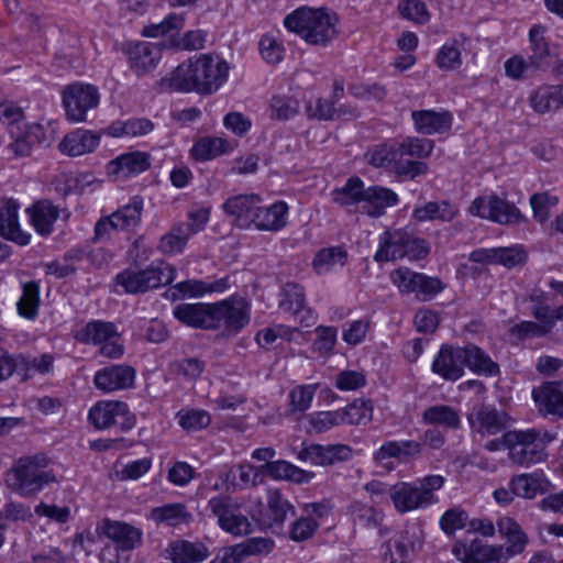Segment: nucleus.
Instances as JSON below:
<instances>
[{
	"mask_svg": "<svg viewBox=\"0 0 563 563\" xmlns=\"http://www.w3.org/2000/svg\"><path fill=\"white\" fill-rule=\"evenodd\" d=\"M346 256V251L341 246L322 249L314 256L312 265L318 274H324L336 265L343 266Z\"/></svg>",
	"mask_w": 563,
	"mask_h": 563,
	"instance_id": "obj_58",
	"label": "nucleus"
},
{
	"mask_svg": "<svg viewBox=\"0 0 563 563\" xmlns=\"http://www.w3.org/2000/svg\"><path fill=\"white\" fill-rule=\"evenodd\" d=\"M349 512L354 526L368 530L378 528L384 518L382 511L358 501L349 507Z\"/></svg>",
	"mask_w": 563,
	"mask_h": 563,
	"instance_id": "obj_50",
	"label": "nucleus"
},
{
	"mask_svg": "<svg viewBox=\"0 0 563 563\" xmlns=\"http://www.w3.org/2000/svg\"><path fill=\"white\" fill-rule=\"evenodd\" d=\"M460 214V209L449 200L428 201L416 206L412 210V219L418 222H452Z\"/></svg>",
	"mask_w": 563,
	"mask_h": 563,
	"instance_id": "obj_28",
	"label": "nucleus"
},
{
	"mask_svg": "<svg viewBox=\"0 0 563 563\" xmlns=\"http://www.w3.org/2000/svg\"><path fill=\"white\" fill-rule=\"evenodd\" d=\"M258 471L275 481H289L296 484L310 483L314 477V473L305 471L285 460L267 462L258 466Z\"/></svg>",
	"mask_w": 563,
	"mask_h": 563,
	"instance_id": "obj_33",
	"label": "nucleus"
},
{
	"mask_svg": "<svg viewBox=\"0 0 563 563\" xmlns=\"http://www.w3.org/2000/svg\"><path fill=\"white\" fill-rule=\"evenodd\" d=\"M19 203L13 199L0 201V235L20 245L30 243L31 235L21 230L18 219Z\"/></svg>",
	"mask_w": 563,
	"mask_h": 563,
	"instance_id": "obj_25",
	"label": "nucleus"
},
{
	"mask_svg": "<svg viewBox=\"0 0 563 563\" xmlns=\"http://www.w3.org/2000/svg\"><path fill=\"white\" fill-rule=\"evenodd\" d=\"M100 143V135L90 130L78 129L66 134L58 144L59 151L68 156H80L93 152Z\"/></svg>",
	"mask_w": 563,
	"mask_h": 563,
	"instance_id": "obj_30",
	"label": "nucleus"
},
{
	"mask_svg": "<svg viewBox=\"0 0 563 563\" xmlns=\"http://www.w3.org/2000/svg\"><path fill=\"white\" fill-rule=\"evenodd\" d=\"M365 157L367 163L376 168L391 167L394 169L399 162L396 142L377 144L366 152Z\"/></svg>",
	"mask_w": 563,
	"mask_h": 563,
	"instance_id": "obj_54",
	"label": "nucleus"
},
{
	"mask_svg": "<svg viewBox=\"0 0 563 563\" xmlns=\"http://www.w3.org/2000/svg\"><path fill=\"white\" fill-rule=\"evenodd\" d=\"M430 249L429 242L410 225L387 229L378 238L374 261L377 263L404 258L419 261L429 255Z\"/></svg>",
	"mask_w": 563,
	"mask_h": 563,
	"instance_id": "obj_3",
	"label": "nucleus"
},
{
	"mask_svg": "<svg viewBox=\"0 0 563 563\" xmlns=\"http://www.w3.org/2000/svg\"><path fill=\"white\" fill-rule=\"evenodd\" d=\"M154 129L151 120L145 118H132L126 121H114L107 129L106 133L113 137L121 136H142L148 134Z\"/></svg>",
	"mask_w": 563,
	"mask_h": 563,
	"instance_id": "obj_48",
	"label": "nucleus"
},
{
	"mask_svg": "<svg viewBox=\"0 0 563 563\" xmlns=\"http://www.w3.org/2000/svg\"><path fill=\"white\" fill-rule=\"evenodd\" d=\"M372 404L366 400L357 399L340 410L343 419L342 424H360L371 420L372 418Z\"/></svg>",
	"mask_w": 563,
	"mask_h": 563,
	"instance_id": "obj_62",
	"label": "nucleus"
},
{
	"mask_svg": "<svg viewBox=\"0 0 563 563\" xmlns=\"http://www.w3.org/2000/svg\"><path fill=\"white\" fill-rule=\"evenodd\" d=\"M151 167V155L146 152L133 151L119 155L107 165L110 175L129 178Z\"/></svg>",
	"mask_w": 563,
	"mask_h": 563,
	"instance_id": "obj_26",
	"label": "nucleus"
},
{
	"mask_svg": "<svg viewBox=\"0 0 563 563\" xmlns=\"http://www.w3.org/2000/svg\"><path fill=\"white\" fill-rule=\"evenodd\" d=\"M445 478L441 475H428L412 483L399 482L389 489V496L400 514L427 508L438 503L435 490L442 488Z\"/></svg>",
	"mask_w": 563,
	"mask_h": 563,
	"instance_id": "obj_5",
	"label": "nucleus"
},
{
	"mask_svg": "<svg viewBox=\"0 0 563 563\" xmlns=\"http://www.w3.org/2000/svg\"><path fill=\"white\" fill-rule=\"evenodd\" d=\"M470 212L499 224H515L527 220L514 203L496 195L476 198L470 207Z\"/></svg>",
	"mask_w": 563,
	"mask_h": 563,
	"instance_id": "obj_13",
	"label": "nucleus"
},
{
	"mask_svg": "<svg viewBox=\"0 0 563 563\" xmlns=\"http://www.w3.org/2000/svg\"><path fill=\"white\" fill-rule=\"evenodd\" d=\"M183 224L175 223L170 230L164 234L158 243L157 249L166 255H174L181 253L187 245L189 235L185 232Z\"/></svg>",
	"mask_w": 563,
	"mask_h": 563,
	"instance_id": "obj_55",
	"label": "nucleus"
},
{
	"mask_svg": "<svg viewBox=\"0 0 563 563\" xmlns=\"http://www.w3.org/2000/svg\"><path fill=\"white\" fill-rule=\"evenodd\" d=\"M30 222L41 236H48L60 216V209L48 199H41L26 208Z\"/></svg>",
	"mask_w": 563,
	"mask_h": 563,
	"instance_id": "obj_23",
	"label": "nucleus"
},
{
	"mask_svg": "<svg viewBox=\"0 0 563 563\" xmlns=\"http://www.w3.org/2000/svg\"><path fill=\"white\" fill-rule=\"evenodd\" d=\"M532 398L538 411L543 416L563 419V385L560 382H545L534 387Z\"/></svg>",
	"mask_w": 563,
	"mask_h": 563,
	"instance_id": "obj_21",
	"label": "nucleus"
},
{
	"mask_svg": "<svg viewBox=\"0 0 563 563\" xmlns=\"http://www.w3.org/2000/svg\"><path fill=\"white\" fill-rule=\"evenodd\" d=\"M208 509L217 517L220 528L232 536H246L253 531L251 521L240 512L239 507L229 496L211 498Z\"/></svg>",
	"mask_w": 563,
	"mask_h": 563,
	"instance_id": "obj_12",
	"label": "nucleus"
},
{
	"mask_svg": "<svg viewBox=\"0 0 563 563\" xmlns=\"http://www.w3.org/2000/svg\"><path fill=\"white\" fill-rule=\"evenodd\" d=\"M532 109L538 113H547L563 106V85H542L529 97Z\"/></svg>",
	"mask_w": 563,
	"mask_h": 563,
	"instance_id": "obj_40",
	"label": "nucleus"
},
{
	"mask_svg": "<svg viewBox=\"0 0 563 563\" xmlns=\"http://www.w3.org/2000/svg\"><path fill=\"white\" fill-rule=\"evenodd\" d=\"M544 33L545 27L539 24L533 25L529 32L531 53L528 55L527 63L532 66V70H545L550 66L551 55Z\"/></svg>",
	"mask_w": 563,
	"mask_h": 563,
	"instance_id": "obj_38",
	"label": "nucleus"
},
{
	"mask_svg": "<svg viewBox=\"0 0 563 563\" xmlns=\"http://www.w3.org/2000/svg\"><path fill=\"white\" fill-rule=\"evenodd\" d=\"M151 518L156 523H164L166 526L176 527L190 522L192 516L187 510L186 505L175 503L153 508L151 511Z\"/></svg>",
	"mask_w": 563,
	"mask_h": 563,
	"instance_id": "obj_46",
	"label": "nucleus"
},
{
	"mask_svg": "<svg viewBox=\"0 0 563 563\" xmlns=\"http://www.w3.org/2000/svg\"><path fill=\"white\" fill-rule=\"evenodd\" d=\"M258 49L262 58L271 65H276L283 60L285 47L275 36L265 34L261 37Z\"/></svg>",
	"mask_w": 563,
	"mask_h": 563,
	"instance_id": "obj_64",
	"label": "nucleus"
},
{
	"mask_svg": "<svg viewBox=\"0 0 563 563\" xmlns=\"http://www.w3.org/2000/svg\"><path fill=\"white\" fill-rule=\"evenodd\" d=\"M126 54L129 66L137 76L153 70L161 58L159 48L148 42L130 45Z\"/></svg>",
	"mask_w": 563,
	"mask_h": 563,
	"instance_id": "obj_29",
	"label": "nucleus"
},
{
	"mask_svg": "<svg viewBox=\"0 0 563 563\" xmlns=\"http://www.w3.org/2000/svg\"><path fill=\"white\" fill-rule=\"evenodd\" d=\"M279 308L292 314L302 312L306 305L303 288L296 283H286L280 292Z\"/></svg>",
	"mask_w": 563,
	"mask_h": 563,
	"instance_id": "obj_57",
	"label": "nucleus"
},
{
	"mask_svg": "<svg viewBox=\"0 0 563 563\" xmlns=\"http://www.w3.org/2000/svg\"><path fill=\"white\" fill-rule=\"evenodd\" d=\"M250 322V303L241 296L210 303V330L238 333Z\"/></svg>",
	"mask_w": 563,
	"mask_h": 563,
	"instance_id": "obj_9",
	"label": "nucleus"
},
{
	"mask_svg": "<svg viewBox=\"0 0 563 563\" xmlns=\"http://www.w3.org/2000/svg\"><path fill=\"white\" fill-rule=\"evenodd\" d=\"M509 460L519 466L529 467L544 461L547 451L537 443L534 429L510 430L504 433Z\"/></svg>",
	"mask_w": 563,
	"mask_h": 563,
	"instance_id": "obj_10",
	"label": "nucleus"
},
{
	"mask_svg": "<svg viewBox=\"0 0 563 563\" xmlns=\"http://www.w3.org/2000/svg\"><path fill=\"white\" fill-rule=\"evenodd\" d=\"M365 194V184L357 177H350L342 187L334 188L331 191V200L333 203L347 208L357 203H363Z\"/></svg>",
	"mask_w": 563,
	"mask_h": 563,
	"instance_id": "obj_44",
	"label": "nucleus"
},
{
	"mask_svg": "<svg viewBox=\"0 0 563 563\" xmlns=\"http://www.w3.org/2000/svg\"><path fill=\"white\" fill-rule=\"evenodd\" d=\"M230 151V144L225 139L218 136H203L197 140L190 150L196 161H210Z\"/></svg>",
	"mask_w": 563,
	"mask_h": 563,
	"instance_id": "obj_47",
	"label": "nucleus"
},
{
	"mask_svg": "<svg viewBox=\"0 0 563 563\" xmlns=\"http://www.w3.org/2000/svg\"><path fill=\"white\" fill-rule=\"evenodd\" d=\"M97 531L113 543V550L117 552L109 563H118L119 553H130L143 544V530L125 521L103 519L97 527ZM111 548L104 547L100 553L101 560L107 561Z\"/></svg>",
	"mask_w": 563,
	"mask_h": 563,
	"instance_id": "obj_7",
	"label": "nucleus"
},
{
	"mask_svg": "<svg viewBox=\"0 0 563 563\" xmlns=\"http://www.w3.org/2000/svg\"><path fill=\"white\" fill-rule=\"evenodd\" d=\"M44 135V129L38 123H33L21 130V135L10 134L12 141L7 148L14 156H27L31 154L32 147L40 143Z\"/></svg>",
	"mask_w": 563,
	"mask_h": 563,
	"instance_id": "obj_45",
	"label": "nucleus"
},
{
	"mask_svg": "<svg viewBox=\"0 0 563 563\" xmlns=\"http://www.w3.org/2000/svg\"><path fill=\"white\" fill-rule=\"evenodd\" d=\"M55 357L49 353H44L38 357H30L20 354L19 376L21 380H27L35 374L46 375L54 369Z\"/></svg>",
	"mask_w": 563,
	"mask_h": 563,
	"instance_id": "obj_49",
	"label": "nucleus"
},
{
	"mask_svg": "<svg viewBox=\"0 0 563 563\" xmlns=\"http://www.w3.org/2000/svg\"><path fill=\"white\" fill-rule=\"evenodd\" d=\"M464 365L477 375L494 376L499 373V366L481 347L468 344L463 347Z\"/></svg>",
	"mask_w": 563,
	"mask_h": 563,
	"instance_id": "obj_43",
	"label": "nucleus"
},
{
	"mask_svg": "<svg viewBox=\"0 0 563 563\" xmlns=\"http://www.w3.org/2000/svg\"><path fill=\"white\" fill-rule=\"evenodd\" d=\"M176 269L164 261H154L145 269H124L115 276L118 285L122 286L128 294L146 292L174 282Z\"/></svg>",
	"mask_w": 563,
	"mask_h": 563,
	"instance_id": "obj_6",
	"label": "nucleus"
},
{
	"mask_svg": "<svg viewBox=\"0 0 563 563\" xmlns=\"http://www.w3.org/2000/svg\"><path fill=\"white\" fill-rule=\"evenodd\" d=\"M173 314L188 327L210 330V303H180L174 308Z\"/></svg>",
	"mask_w": 563,
	"mask_h": 563,
	"instance_id": "obj_39",
	"label": "nucleus"
},
{
	"mask_svg": "<svg viewBox=\"0 0 563 563\" xmlns=\"http://www.w3.org/2000/svg\"><path fill=\"white\" fill-rule=\"evenodd\" d=\"M422 454V443L415 440H400L384 442L378 450L374 452L375 462L387 466L385 463L390 459H395L400 464H407L417 460Z\"/></svg>",
	"mask_w": 563,
	"mask_h": 563,
	"instance_id": "obj_19",
	"label": "nucleus"
},
{
	"mask_svg": "<svg viewBox=\"0 0 563 563\" xmlns=\"http://www.w3.org/2000/svg\"><path fill=\"white\" fill-rule=\"evenodd\" d=\"M176 417L179 426L189 432L199 431L211 423V416L202 409H181Z\"/></svg>",
	"mask_w": 563,
	"mask_h": 563,
	"instance_id": "obj_61",
	"label": "nucleus"
},
{
	"mask_svg": "<svg viewBox=\"0 0 563 563\" xmlns=\"http://www.w3.org/2000/svg\"><path fill=\"white\" fill-rule=\"evenodd\" d=\"M260 475L258 467H254L250 463H242L221 472L219 478L227 485V489L238 492L257 486Z\"/></svg>",
	"mask_w": 563,
	"mask_h": 563,
	"instance_id": "obj_32",
	"label": "nucleus"
},
{
	"mask_svg": "<svg viewBox=\"0 0 563 563\" xmlns=\"http://www.w3.org/2000/svg\"><path fill=\"white\" fill-rule=\"evenodd\" d=\"M89 422L98 430L118 427L121 431L134 428L136 418L126 402L120 400L97 401L88 412Z\"/></svg>",
	"mask_w": 563,
	"mask_h": 563,
	"instance_id": "obj_11",
	"label": "nucleus"
},
{
	"mask_svg": "<svg viewBox=\"0 0 563 563\" xmlns=\"http://www.w3.org/2000/svg\"><path fill=\"white\" fill-rule=\"evenodd\" d=\"M411 119L417 132L426 135L446 133L452 128L453 117L449 111L416 110Z\"/></svg>",
	"mask_w": 563,
	"mask_h": 563,
	"instance_id": "obj_27",
	"label": "nucleus"
},
{
	"mask_svg": "<svg viewBox=\"0 0 563 563\" xmlns=\"http://www.w3.org/2000/svg\"><path fill=\"white\" fill-rule=\"evenodd\" d=\"M509 487L514 489L516 496L533 499L537 495L547 493L551 487V483L542 472H533L514 476Z\"/></svg>",
	"mask_w": 563,
	"mask_h": 563,
	"instance_id": "obj_35",
	"label": "nucleus"
},
{
	"mask_svg": "<svg viewBox=\"0 0 563 563\" xmlns=\"http://www.w3.org/2000/svg\"><path fill=\"white\" fill-rule=\"evenodd\" d=\"M229 64L219 55L200 54L180 64L159 82L161 91H196L211 95L228 80Z\"/></svg>",
	"mask_w": 563,
	"mask_h": 563,
	"instance_id": "obj_1",
	"label": "nucleus"
},
{
	"mask_svg": "<svg viewBox=\"0 0 563 563\" xmlns=\"http://www.w3.org/2000/svg\"><path fill=\"white\" fill-rule=\"evenodd\" d=\"M399 199L395 191L382 186L365 187L363 197V210L372 217L378 218L386 213V209L398 203Z\"/></svg>",
	"mask_w": 563,
	"mask_h": 563,
	"instance_id": "obj_31",
	"label": "nucleus"
},
{
	"mask_svg": "<svg viewBox=\"0 0 563 563\" xmlns=\"http://www.w3.org/2000/svg\"><path fill=\"white\" fill-rule=\"evenodd\" d=\"M267 507L262 516V525L274 533H283L285 522L296 516L295 506L279 489H268Z\"/></svg>",
	"mask_w": 563,
	"mask_h": 563,
	"instance_id": "obj_15",
	"label": "nucleus"
},
{
	"mask_svg": "<svg viewBox=\"0 0 563 563\" xmlns=\"http://www.w3.org/2000/svg\"><path fill=\"white\" fill-rule=\"evenodd\" d=\"M228 288V277H222L213 282L187 279L173 286L170 289V298L172 300H179L183 298H198L205 296L206 294L223 292Z\"/></svg>",
	"mask_w": 563,
	"mask_h": 563,
	"instance_id": "obj_24",
	"label": "nucleus"
},
{
	"mask_svg": "<svg viewBox=\"0 0 563 563\" xmlns=\"http://www.w3.org/2000/svg\"><path fill=\"white\" fill-rule=\"evenodd\" d=\"M351 457L352 449L345 444H310L303 446L298 453L299 461L321 466L349 461Z\"/></svg>",
	"mask_w": 563,
	"mask_h": 563,
	"instance_id": "obj_17",
	"label": "nucleus"
},
{
	"mask_svg": "<svg viewBox=\"0 0 563 563\" xmlns=\"http://www.w3.org/2000/svg\"><path fill=\"white\" fill-rule=\"evenodd\" d=\"M499 533L506 538L507 547H504L505 560L508 561L510 558L518 555L523 552L528 537L522 531L518 522L510 517H503L497 522Z\"/></svg>",
	"mask_w": 563,
	"mask_h": 563,
	"instance_id": "obj_37",
	"label": "nucleus"
},
{
	"mask_svg": "<svg viewBox=\"0 0 563 563\" xmlns=\"http://www.w3.org/2000/svg\"><path fill=\"white\" fill-rule=\"evenodd\" d=\"M44 455L21 457L7 473L8 486L22 497H31L45 486L56 482L55 475L46 471Z\"/></svg>",
	"mask_w": 563,
	"mask_h": 563,
	"instance_id": "obj_4",
	"label": "nucleus"
},
{
	"mask_svg": "<svg viewBox=\"0 0 563 563\" xmlns=\"http://www.w3.org/2000/svg\"><path fill=\"white\" fill-rule=\"evenodd\" d=\"M168 553L173 563H199L209 556V551L202 543L187 540L170 543Z\"/></svg>",
	"mask_w": 563,
	"mask_h": 563,
	"instance_id": "obj_42",
	"label": "nucleus"
},
{
	"mask_svg": "<svg viewBox=\"0 0 563 563\" xmlns=\"http://www.w3.org/2000/svg\"><path fill=\"white\" fill-rule=\"evenodd\" d=\"M420 545L419 538L409 530L401 531L388 540L383 548L384 552L395 553L396 556L408 559L409 553Z\"/></svg>",
	"mask_w": 563,
	"mask_h": 563,
	"instance_id": "obj_56",
	"label": "nucleus"
},
{
	"mask_svg": "<svg viewBox=\"0 0 563 563\" xmlns=\"http://www.w3.org/2000/svg\"><path fill=\"white\" fill-rule=\"evenodd\" d=\"M143 216V199L134 196L130 201L111 213L114 221V231L126 233L135 232Z\"/></svg>",
	"mask_w": 563,
	"mask_h": 563,
	"instance_id": "obj_36",
	"label": "nucleus"
},
{
	"mask_svg": "<svg viewBox=\"0 0 563 563\" xmlns=\"http://www.w3.org/2000/svg\"><path fill=\"white\" fill-rule=\"evenodd\" d=\"M453 554L462 563H505L504 545H488L479 541L467 544H455Z\"/></svg>",
	"mask_w": 563,
	"mask_h": 563,
	"instance_id": "obj_20",
	"label": "nucleus"
},
{
	"mask_svg": "<svg viewBox=\"0 0 563 563\" xmlns=\"http://www.w3.org/2000/svg\"><path fill=\"white\" fill-rule=\"evenodd\" d=\"M339 16L327 8L302 5L284 19L285 27L306 43L318 46L329 45L336 36Z\"/></svg>",
	"mask_w": 563,
	"mask_h": 563,
	"instance_id": "obj_2",
	"label": "nucleus"
},
{
	"mask_svg": "<svg viewBox=\"0 0 563 563\" xmlns=\"http://www.w3.org/2000/svg\"><path fill=\"white\" fill-rule=\"evenodd\" d=\"M463 347L444 344L432 362V372L444 380L455 382L464 375Z\"/></svg>",
	"mask_w": 563,
	"mask_h": 563,
	"instance_id": "obj_18",
	"label": "nucleus"
},
{
	"mask_svg": "<svg viewBox=\"0 0 563 563\" xmlns=\"http://www.w3.org/2000/svg\"><path fill=\"white\" fill-rule=\"evenodd\" d=\"M0 122L7 126L9 134L21 135V130L30 126L25 121L24 111L12 101L0 103Z\"/></svg>",
	"mask_w": 563,
	"mask_h": 563,
	"instance_id": "obj_52",
	"label": "nucleus"
},
{
	"mask_svg": "<svg viewBox=\"0 0 563 563\" xmlns=\"http://www.w3.org/2000/svg\"><path fill=\"white\" fill-rule=\"evenodd\" d=\"M464 40L465 37L461 35V40L452 38L443 44L437 55V65L441 69L453 70L462 65L460 46Z\"/></svg>",
	"mask_w": 563,
	"mask_h": 563,
	"instance_id": "obj_60",
	"label": "nucleus"
},
{
	"mask_svg": "<svg viewBox=\"0 0 563 563\" xmlns=\"http://www.w3.org/2000/svg\"><path fill=\"white\" fill-rule=\"evenodd\" d=\"M62 101L66 119L71 123H82L88 119V113L98 108L100 92L97 86L75 81L64 87Z\"/></svg>",
	"mask_w": 563,
	"mask_h": 563,
	"instance_id": "obj_8",
	"label": "nucleus"
},
{
	"mask_svg": "<svg viewBox=\"0 0 563 563\" xmlns=\"http://www.w3.org/2000/svg\"><path fill=\"white\" fill-rule=\"evenodd\" d=\"M288 207L284 201L271 206L260 203L253 224L262 231H278L286 225Z\"/></svg>",
	"mask_w": 563,
	"mask_h": 563,
	"instance_id": "obj_41",
	"label": "nucleus"
},
{
	"mask_svg": "<svg viewBox=\"0 0 563 563\" xmlns=\"http://www.w3.org/2000/svg\"><path fill=\"white\" fill-rule=\"evenodd\" d=\"M119 336L118 328L113 322L91 320L75 331L76 341L84 344L101 345L104 341Z\"/></svg>",
	"mask_w": 563,
	"mask_h": 563,
	"instance_id": "obj_34",
	"label": "nucleus"
},
{
	"mask_svg": "<svg viewBox=\"0 0 563 563\" xmlns=\"http://www.w3.org/2000/svg\"><path fill=\"white\" fill-rule=\"evenodd\" d=\"M135 369L125 364L111 365L96 372L93 384L104 393L124 390L133 387Z\"/></svg>",
	"mask_w": 563,
	"mask_h": 563,
	"instance_id": "obj_16",
	"label": "nucleus"
},
{
	"mask_svg": "<svg viewBox=\"0 0 563 563\" xmlns=\"http://www.w3.org/2000/svg\"><path fill=\"white\" fill-rule=\"evenodd\" d=\"M559 202V198L549 192H537L530 197V206L533 211V218L544 223L550 218V210Z\"/></svg>",
	"mask_w": 563,
	"mask_h": 563,
	"instance_id": "obj_63",
	"label": "nucleus"
},
{
	"mask_svg": "<svg viewBox=\"0 0 563 563\" xmlns=\"http://www.w3.org/2000/svg\"><path fill=\"white\" fill-rule=\"evenodd\" d=\"M467 421L473 433L485 437L503 432L512 420L507 411L495 405L478 404L467 415Z\"/></svg>",
	"mask_w": 563,
	"mask_h": 563,
	"instance_id": "obj_14",
	"label": "nucleus"
},
{
	"mask_svg": "<svg viewBox=\"0 0 563 563\" xmlns=\"http://www.w3.org/2000/svg\"><path fill=\"white\" fill-rule=\"evenodd\" d=\"M262 198L255 194L236 195L228 198L223 205V211L234 217L241 228H249L253 224Z\"/></svg>",
	"mask_w": 563,
	"mask_h": 563,
	"instance_id": "obj_22",
	"label": "nucleus"
},
{
	"mask_svg": "<svg viewBox=\"0 0 563 563\" xmlns=\"http://www.w3.org/2000/svg\"><path fill=\"white\" fill-rule=\"evenodd\" d=\"M399 161L405 157L421 159L429 157L433 151V141L408 136L401 142H396Z\"/></svg>",
	"mask_w": 563,
	"mask_h": 563,
	"instance_id": "obj_53",
	"label": "nucleus"
},
{
	"mask_svg": "<svg viewBox=\"0 0 563 563\" xmlns=\"http://www.w3.org/2000/svg\"><path fill=\"white\" fill-rule=\"evenodd\" d=\"M422 421L426 424H440L449 429H456L460 427L459 412L446 405H435L427 408L422 412Z\"/></svg>",
	"mask_w": 563,
	"mask_h": 563,
	"instance_id": "obj_51",
	"label": "nucleus"
},
{
	"mask_svg": "<svg viewBox=\"0 0 563 563\" xmlns=\"http://www.w3.org/2000/svg\"><path fill=\"white\" fill-rule=\"evenodd\" d=\"M40 302V286L35 282L23 284V292L16 302V309L21 317L34 319L37 316Z\"/></svg>",
	"mask_w": 563,
	"mask_h": 563,
	"instance_id": "obj_59",
	"label": "nucleus"
}]
</instances>
